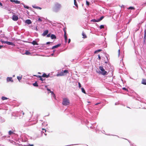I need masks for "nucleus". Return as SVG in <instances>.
Masks as SVG:
<instances>
[{"label": "nucleus", "mask_w": 146, "mask_h": 146, "mask_svg": "<svg viewBox=\"0 0 146 146\" xmlns=\"http://www.w3.org/2000/svg\"><path fill=\"white\" fill-rule=\"evenodd\" d=\"M68 73V71L67 70H65L64 71H62L60 72H58L57 74V76H64L66 75L67 73Z\"/></svg>", "instance_id": "1"}, {"label": "nucleus", "mask_w": 146, "mask_h": 146, "mask_svg": "<svg viewBox=\"0 0 146 146\" xmlns=\"http://www.w3.org/2000/svg\"><path fill=\"white\" fill-rule=\"evenodd\" d=\"M62 104L65 106L69 105L70 104L69 100L67 98H64L63 100Z\"/></svg>", "instance_id": "2"}, {"label": "nucleus", "mask_w": 146, "mask_h": 146, "mask_svg": "<svg viewBox=\"0 0 146 146\" xmlns=\"http://www.w3.org/2000/svg\"><path fill=\"white\" fill-rule=\"evenodd\" d=\"M99 69L101 71H100V73L103 75H106L107 74V72L105 71L104 69L102 66H100Z\"/></svg>", "instance_id": "3"}, {"label": "nucleus", "mask_w": 146, "mask_h": 146, "mask_svg": "<svg viewBox=\"0 0 146 146\" xmlns=\"http://www.w3.org/2000/svg\"><path fill=\"white\" fill-rule=\"evenodd\" d=\"M61 6L60 4L58 3H56L55 4V9L56 11H57L58 10H59L61 7Z\"/></svg>", "instance_id": "4"}, {"label": "nucleus", "mask_w": 146, "mask_h": 146, "mask_svg": "<svg viewBox=\"0 0 146 146\" xmlns=\"http://www.w3.org/2000/svg\"><path fill=\"white\" fill-rule=\"evenodd\" d=\"M12 19L13 21H17L18 20V17L16 15H13L12 17Z\"/></svg>", "instance_id": "5"}, {"label": "nucleus", "mask_w": 146, "mask_h": 146, "mask_svg": "<svg viewBox=\"0 0 146 146\" xmlns=\"http://www.w3.org/2000/svg\"><path fill=\"white\" fill-rule=\"evenodd\" d=\"M48 30H46L44 31L43 33L42 34V35L43 36H46L48 34Z\"/></svg>", "instance_id": "6"}, {"label": "nucleus", "mask_w": 146, "mask_h": 146, "mask_svg": "<svg viewBox=\"0 0 146 146\" xmlns=\"http://www.w3.org/2000/svg\"><path fill=\"white\" fill-rule=\"evenodd\" d=\"M7 82L11 81V82H13V80L12 77H7Z\"/></svg>", "instance_id": "7"}, {"label": "nucleus", "mask_w": 146, "mask_h": 146, "mask_svg": "<svg viewBox=\"0 0 146 146\" xmlns=\"http://www.w3.org/2000/svg\"><path fill=\"white\" fill-rule=\"evenodd\" d=\"M10 1L11 2H14L15 3L17 4H19V3H20V1H18V0H10Z\"/></svg>", "instance_id": "8"}, {"label": "nucleus", "mask_w": 146, "mask_h": 146, "mask_svg": "<svg viewBox=\"0 0 146 146\" xmlns=\"http://www.w3.org/2000/svg\"><path fill=\"white\" fill-rule=\"evenodd\" d=\"M25 23L28 24H30L32 23L31 20L30 19H27L25 21Z\"/></svg>", "instance_id": "9"}, {"label": "nucleus", "mask_w": 146, "mask_h": 146, "mask_svg": "<svg viewBox=\"0 0 146 146\" xmlns=\"http://www.w3.org/2000/svg\"><path fill=\"white\" fill-rule=\"evenodd\" d=\"M61 45L60 44H58L55 46H54L52 48V49H53L54 48H57L59 46H60Z\"/></svg>", "instance_id": "10"}, {"label": "nucleus", "mask_w": 146, "mask_h": 146, "mask_svg": "<svg viewBox=\"0 0 146 146\" xmlns=\"http://www.w3.org/2000/svg\"><path fill=\"white\" fill-rule=\"evenodd\" d=\"M35 76H36L37 77H38V78H40V80H41L42 81H43V78H42V76H39V75H34Z\"/></svg>", "instance_id": "11"}, {"label": "nucleus", "mask_w": 146, "mask_h": 146, "mask_svg": "<svg viewBox=\"0 0 146 146\" xmlns=\"http://www.w3.org/2000/svg\"><path fill=\"white\" fill-rule=\"evenodd\" d=\"M141 83L144 85H146V80L144 79H142Z\"/></svg>", "instance_id": "12"}, {"label": "nucleus", "mask_w": 146, "mask_h": 146, "mask_svg": "<svg viewBox=\"0 0 146 146\" xmlns=\"http://www.w3.org/2000/svg\"><path fill=\"white\" fill-rule=\"evenodd\" d=\"M50 37L52 39H55L56 38V36L53 34H52L50 36Z\"/></svg>", "instance_id": "13"}, {"label": "nucleus", "mask_w": 146, "mask_h": 146, "mask_svg": "<svg viewBox=\"0 0 146 146\" xmlns=\"http://www.w3.org/2000/svg\"><path fill=\"white\" fill-rule=\"evenodd\" d=\"M49 74L47 75L46 74L44 73L42 74V77H46V78H47L49 77Z\"/></svg>", "instance_id": "14"}, {"label": "nucleus", "mask_w": 146, "mask_h": 146, "mask_svg": "<svg viewBox=\"0 0 146 146\" xmlns=\"http://www.w3.org/2000/svg\"><path fill=\"white\" fill-rule=\"evenodd\" d=\"M82 38H87V36L86 34L83 32L82 34Z\"/></svg>", "instance_id": "15"}, {"label": "nucleus", "mask_w": 146, "mask_h": 146, "mask_svg": "<svg viewBox=\"0 0 146 146\" xmlns=\"http://www.w3.org/2000/svg\"><path fill=\"white\" fill-rule=\"evenodd\" d=\"M33 45H38V44L35 40H33L31 43Z\"/></svg>", "instance_id": "16"}, {"label": "nucleus", "mask_w": 146, "mask_h": 146, "mask_svg": "<svg viewBox=\"0 0 146 146\" xmlns=\"http://www.w3.org/2000/svg\"><path fill=\"white\" fill-rule=\"evenodd\" d=\"M25 54L27 55H29L31 54V53L28 50H26Z\"/></svg>", "instance_id": "17"}, {"label": "nucleus", "mask_w": 146, "mask_h": 146, "mask_svg": "<svg viewBox=\"0 0 146 146\" xmlns=\"http://www.w3.org/2000/svg\"><path fill=\"white\" fill-rule=\"evenodd\" d=\"M7 44L9 45H14L13 43L8 41H7Z\"/></svg>", "instance_id": "18"}, {"label": "nucleus", "mask_w": 146, "mask_h": 146, "mask_svg": "<svg viewBox=\"0 0 146 146\" xmlns=\"http://www.w3.org/2000/svg\"><path fill=\"white\" fill-rule=\"evenodd\" d=\"M74 4L77 7H78V5L77 4L76 0H74Z\"/></svg>", "instance_id": "19"}, {"label": "nucleus", "mask_w": 146, "mask_h": 146, "mask_svg": "<svg viewBox=\"0 0 146 146\" xmlns=\"http://www.w3.org/2000/svg\"><path fill=\"white\" fill-rule=\"evenodd\" d=\"M22 76H18L17 77V79L18 80L19 82H20V80H21Z\"/></svg>", "instance_id": "20"}, {"label": "nucleus", "mask_w": 146, "mask_h": 146, "mask_svg": "<svg viewBox=\"0 0 146 146\" xmlns=\"http://www.w3.org/2000/svg\"><path fill=\"white\" fill-rule=\"evenodd\" d=\"M33 7L37 9H42V8L38 6H33Z\"/></svg>", "instance_id": "21"}, {"label": "nucleus", "mask_w": 146, "mask_h": 146, "mask_svg": "<svg viewBox=\"0 0 146 146\" xmlns=\"http://www.w3.org/2000/svg\"><path fill=\"white\" fill-rule=\"evenodd\" d=\"M64 37L65 38V41L66 42H67V36L66 35H64Z\"/></svg>", "instance_id": "22"}, {"label": "nucleus", "mask_w": 146, "mask_h": 146, "mask_svg": "<svg viewBox=\"0 0 146 146\" xmlns=\"http://www.w3.org/2000/svg\"><path fill=\"white\" fill-rule=\"evenodd\" d=\"M33 85L35 86L38 87V85L36 82H35V83H34L33 84Z\"/></svg>", "instance_id": "23"}, {"label": "nucleus", "mask_w": 146, "mask_h": 146, "mask_svg": "<svg viewBox=\"0 0 146 146\" xmlns=\"http://www.w3.org/2000/svg\"><path fill=\"white\" fill-rule=\"evenodd\" d=\"M146 38V29L144 31V39L145 40Z\"/></svg>", "instance_id": "24"}, {"label": "nucleus", "mask_w": 146, "mask_h": 146, "mask_svg": "<svg viewBox=\"0 0 146 146\" xmlns=\"http://www.w3.org/2000/svg\"><path fill=\"white\" fill-rule=\"evenodd\" d=\"M102 51V50L101 49H98L97 50H96L94 52V53H98V52H100Z\"/></svg>", "instance_id": "25"}, {"label": "nucleus", "mask_w": 146, "mask_h": 146, "mask_svg": "<svg viewBox=\"0 0 146 146\" xmlns=\"http://www.w3.org/2000/svg\"><path fill=\"white\" fill-rule=\"evenodd\" d=\"M1 99L4 100H7L8 99V98L6 97H4V96H3L2 97V98H1Z\"/></svg>", "instance_id": "26"}, {"label": "nucleus", "mask_w": 146, "mask_h": 146, "mask_svg": "<svg viewBox=\"0 0 146 146\" xmlns=\"http://www.w3.org/2000/svg\"><path fill=\"white\" fill-rule=\"evenodd\" d=\"M128 9H132V10H134L135 8L134 7H129Z\"/></svg>", "instance_id": "27"}, {"label": "nucleus", "mask_w": 146, "mask_h": 146, "mask_svg": "<svg viewBox=\"0 0 146 146\" xmlns=\"http://www.w3.org/2000/svg\"><path fill=\"white\" fill-rule=\"evenodd\" d=\"M104 18V17L103 16H102V17H101L100 19H98V21H101Z\"/></svg>", "instance_id": "28"}, {"label": "nucleus", "mask_w": 146, "mask_h": 146, "mask_svg": "<svg viewBox=\"0 0 146 146\" xmlns=\"http://www.w3.org/2000/svg\"><path fill=\"white\" fill-rule=\"evenodd\" d=\"M91 21H92L93 22H99V21H98V19L96 20L95 19H94L92 20Z\"/></svg>", "instance_id": "29"}, {"label": "nucleus", "mask_w": 146, "mask_h": 146, "mask_svg": "<svg viewBox=\"0 0 146 146\" xmlns=\"http://www.w3.org/2000/svg\"><path fill=\"white\" fill-rule=\"evenodd\" d=\"M82 91V92L84 94H86V92L83 88H81Z\"/></svg>", "instance_id": "30"}, {"label": "nucleus", "mask_w": 146, "mask_h": 146, "mask_svg": "<svg viewBox=\"0 0 146 146\" xmlns=\"http://www.w3.org/2000/svg\"><path fill=\"white\" fill-rule=\"evenodd\" d=\"M13 132L11 131H10L9 132V134L10 135H11L12 134H13Z\"/></svg>", "instance_id": "31"}, {"label": "nucleus", "mask_w": 146, "mask_h": 146, "mask_svg": "<svg viewBox=\"0 0 146 146\" xmlns=\"http://www.w3.org/2000/svg\"><path fill=\"white\" fill-rule=\"evenodd\" d=\"M100 29H102L104 28V26L103 25H101L100 26Z\"/></svg>", "instance_id": "32"}, {"label": "nucleus", "mask_w": 146, "mask_h": 146, "mask_svg": "<svg viewBox=\"0 0 146 146\" xmlns=\"http://www.w3.org/2000/svg\"><path fill=\"white\" fill-rule=\"evenodd\" d=\"M63 31L64 32V35H66V29L65 28H64L63 29Z\"/></svg>", "instance_id": "33"}, {"label": "nucleus", "mask_w": 146, "mask_h": 146, "mask_svg": "<svg viewBox=\"0 0 146 146\" xmlns=\"http://www.w3.org/2000/svg\"><path fill=\"white\" fill-rule=\"evenodd\" d=\"M24 7L25 8H26L27 9H29V7L28 6H26V5H24Z\"/></svg>", "instance_id": "34"}, {"label": "nucleus", "mask_w": 146, "mask_h": 146, "mask_svg": "<svg viewBox=\"0 0 146 146\" xmlns=\"http://www.w3.org/2000/svg\"><path fill=\"white\" fill-rule=\"evenodd\" d=\"M1 42L2 43L7 44V41H2V40H1Z\"/></svg>", "instance_id": "35"}, {"label": "nucleus", "mask_w": 146, "mask_h": 146, "mask_svg": "<svg viewBox=\"0 0 146 146\" xmlns=\"http://www.w3.org/2000/svg\"><path fill=\"white\" fill-rule=\"evenodd\" d=\"M86 4L88 5H90V3L89 2L87 1H86Z\"/></svg>", "instance_id": "36"}, {"label": "nucleus", "mask_w": 146, "mask_h": 146, "mask_svg": "<svg viewBox=\"0 0 146 146\" xmlns=\"http://www.w3.org/2000/svg\"><path fill=\"white\" fill-rule=\"evenodd\" d=\"M78 84L79 88H80L81 87V84L80 83V82H78Z\"/></svg>", "instance_id": "37"}, {"label": "nucleus", "mask_w": 146, "mask_h": 146, "mask_svg": "<svg viewBox=\"0 0 146 146\" xmlns=\"http://www.w3.org/2000/svg\"><path fill=\"white\" fill-rule=\"evenodd\" d=\"M50 93H51V94H53V96L54 97V98H55V95L54 94V93H53V92H52V91H50Z\"/></svg>", "instance_id": "38"}, {"label": "nucleus", "mask_w": 146, "mask_h": 146, "mask_svg": "<svg viewBox=\"0 0 146 146\" xmlns=\"http://www.w3.org/2000/svg\"><path fill=\"white\" fill-rule=\"evenodd\" d=\"M42 130H43V131H42V132L43 133H44V132L43 131H45V132H46V129H43V128H42Z\"/></svg>", "instance_id": "39"}, {"label": "nucleus", "mask_w": 146, "mask_h": 146, "mask_svg": "<svg viewBox=\"0 0 146 146\" xmlns=\"http://www.w3.org/2000/svg\"><path fill=\"white\" fill-rule=\"evenodd\" d=\"M98 59L99 60H100L101 59V57L100 54H98Z\"/></svg>", "instance_id": "40"}, {"label": "nucleus", "mask_w": 146, "mask_h": 146, "mask_svg": "<svg viewBox=\"0 0 146 146\" xmlns=\"http://www.w3.org/2000/svg\"><path fill=\"white\" fill-rule=\"evenodd\" d=\"M120 50L119 49L118 50V55L119 56L120 55Z\"/></svg>", "instance_id": "41"}, {"label": "nucleus", "mask_w": 146, "mask_h": 146, "mask_svg": "<svg viewBox=\"0 0 146 146\" xmlns=\"http://www.w3.org/2000/svg\"><path fill=\"white\" fill-rule=\"evenodd\" d=\"M122 89L123 90H126V91H127V90L125 88H122Z\"/></svg>", "instance_id": "42"}, {"label": "nucleus", "mask_w": 146, "mask_h": 146, "mask_svg": "<svg viewBox=\"0 0 146 146\" xmlns=\"http://www.w3.org/2000/svg\"><path fill=\"white\" fill-rule=\"evenodd\" d=\"M38 21H42V20L40 18H38Z\"/></svg>", "instance_id": "43"}, {"label": "nucleus", "mask_w": 146, "mask_h": 146, "mask_svg": "<svg viewBox=\"0 0 146 146\" xmlns=\"http://www.w3.org/2000/svg\"><path fill=\"white\" fill-rule=\"evenodd\" d=\"M50 34H49L47 35V37H50Z\"/></svg>", "instance_id": "44"}, {"label": "nucleus", "mask_w": 146, "mask_h": 146, "mask_svg": "<svg viewBox=\"0 0 146 146\" xmlns=\"http://www.w3.org/2000/svg\"><path fill=\"white\" fill-rule=\"evenodd\" d=\"M101 104V102H99V103H97L96 104H95V105H98L99 104Z\"/></svg>", "instance_id": "45"}, {"label": "nucleus", "mask_w": 146, "mask_h": 146, "mask_svg": "<svg viewBox=\"0 0 146 146\" xmlns=\"http://www.w3.org/2000/svg\"><path fill=\"white\" fill-rule=\"evenodd\" d=\"M28 146H34V145H33V144H29L28 145Z\"/></svg>", "instance_id": "46"}, {"label": "nucleus", "mask_w": 146, "mask_h": 146, "mask_svg": "<svg viewBox=\"0 0 146 146\" xmlns=\"http://www.w3.org/2000/svg\"><path fill=\"white\" fill-rule=\"evenodd\" d=\"M47 90L48 91H50V92L51 91L48 88H47Z\"/></svg>", "instance_id": "47"}, {"label": "nucleus", "mask_w": 146, "mask_h": 146, "mask_svg": "<svg viewBox=\"0 0 146 146\" xmlns=\"http://www.w3.org/2000/svg\"><path fill=\"white\" fill-rule=\"evenodd\" d=\"M70 42V39H68V43H69Z\"/></svg>", "instance_id": "48"}, {"label": "nucleus", "mask_w": 146, "mask_h": 146, "mask_svg": "<svg viewBox=\"0 0 146 146\" xmlns=\"http://www.w3.org/2000/svg\"><path fill=\"white\" fill-rule=\"evenodd\" d=\"M3 47V46L0 45V48H1Z\"/></svg>", "instance_id": "49"}, {"label": "nucleus", "mask_w": 146, "mask_h": 146, "mask_svg": "<svg viewBox=\"0 0 146 146\" xmlns=\"http://www.w3.org/2000/svg\"><path fill=\"white\" fill-rule=\"evenodd\" d=\"M0 5L1 6H2V3H1L0 2Z\"/></svg>", "instance_id": "50"}, {"label": "nucleus", "mask_w": 146, "mask_h": 146, "mask_svg": "<svg viewBox=\"0 0 146 146\" xmlns=\"http://www.w3.org/2000/svg\"><path fill=\"white\" fill-rule=\"evenodd\" d=\"M50 43V42H48L46 43L47 44H49Z\"/></svg>", "instance_id": "51"}, {"label": "nucleus", "mask_w": 146, "mask_h": 146, "mask_svg": "<svg viewBox=\"0 0 146 146\" xmlns=\"http://www.w3.org/2000/svg\"><path fill=\"white\" fill-rule=\"evenodd\" d=\"M44 135H47L45 133H44Z\"/></svg>", "instance_id": "52"}, {"label": "nucleus", "mask_w": 146, "mask_h": 146, "mask_svg": "<svg viewBox=\"0 0 146 146\" xmlns=\"http://www.w3.org/2000/svg\"><path fill=\"white\" fill-rule=\"evenodd\" d=\"M88 102V103H90V102Z\"/></svg>", "instance_id": "53"}, {"label": "nucleus", "mask_w": 146, "mask_h": 146, "mask_svg": "<svg viewBox=\"0 0 146 146\" xmlns=\"http://www.w3.org/2000/svg\"><path fill=\"white\" fill-rule=\"evenodd\" d=\"M45 87H46L47 86H45Z\"/></svg>", "instance_id": "54"}]
</instances>
